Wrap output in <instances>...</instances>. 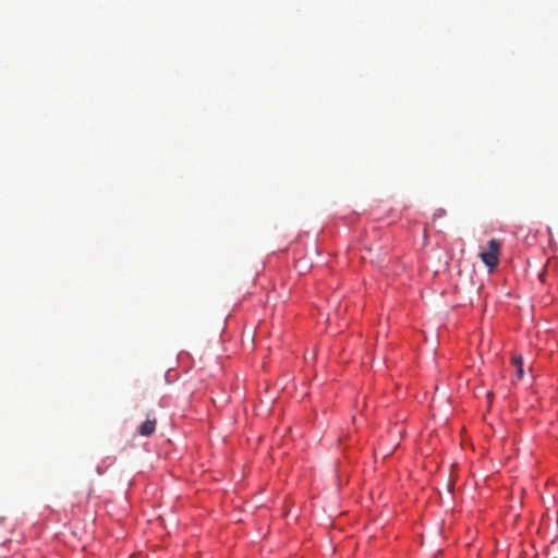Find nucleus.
<instances>
[{
    "instance_id": "obj_1",
    "label": "nucleus",
    "mask_w": 558,
    "mask_h": 558,
    "mask_svg": "<svg viewBox=\"0 0 558 558\" xmlns=\"http://www.w3.org/2000/svg\"><path fill=\"white\" fill-rule=\"evenodd\" d=\"M500 250V241L492 239L488 241L487 250L480 253L482 262L488 267L489 270H493L498 266Z\"/></svg>"
},
{
    "instance_id": "obj_2",
    "label": "nucleus",
    "mask_w": 558,
    "mask_h": 558,
    "mask_svg": "<svg viewBox=\"0 0 558 558\" xmlns=\"http://www.w3.org/2000/svg\"><path fill=\"white\" fill-rule=\"evenodd\" d=\"M156 418H150L149 415H147L145 422H143L138 427V434L145 437L153 435L156 429Z\"/></svg>"
},
{
    "instance_id": "obj_3",
    "label": "nucleus",
    "mask_w": 558,
    "mask_h": 558,
    "mask_svg": "<svg viewBox=\"0 0 558 558\" xmlns=\"http://www.w3.org/2000/svg\"><path fill=\"white\" fill-rule=\"evenodd\" d=\"M511 362L515 366V374H514V377L512 378V383H515V380H520L524 374L522 357L514 356V357H512Z\"/></svg>"
},
{
    "instance_id": "obj_4",
    "label": "nucleus",
    "mask_w": 558,
    "mask_h": 558,
    "mask_svg": "<svg viewBox=\"0 0 558 558\" xmlns=\"http://www.w3.org/2000/svg\"><path fill=\"white\" fill-rule=\"evenodd\" d=\"M446 215V210L442 209V208H439L436 210V213L434 214V217L435 218H440V217H444Z\"/></svg>"
}]
</instances>
